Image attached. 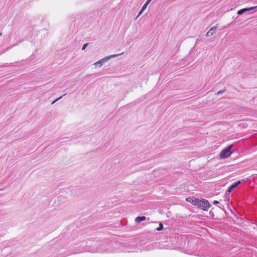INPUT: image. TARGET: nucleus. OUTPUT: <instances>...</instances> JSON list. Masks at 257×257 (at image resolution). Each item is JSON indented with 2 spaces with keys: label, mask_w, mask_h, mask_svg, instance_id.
Wrapping results in <instances>:
<instances>
[{
  "label": "nucleus",
  "mask_w": 257,
  "mask_h": 257,
  "mask_svg": "<svg viewBox=\"0 0 257 257\" xmlns=\"http://www.w3.org/2000/svg\"><path fill=\"white\" fill-rule=\"evenodd\" d=\"M193 203L205 211L208 210V208L210 207V204L208 201L204 199H196L193 201Z\"/></svg>",
  "instance_id": "obj_1"
},
{
  "label": "nucleus",
  "mask_w": 257,
  "mask_h": 257,
  "mask_svg": "<svg viewBox=\"0 0 257 257\" xmlns=\"http://www.w3.org/2000/svg\"><path fill=\"white\" fill-rule=\"evenodd\" d=\"M122 54H123V53H122L121 54H114V55H109V56L105 57L104 58H103L99 60V61H97L96 62L94 63V65H96V66L99 65V67H101L106 62H107L108 60H109L111 58L117 57H118L119 56L121 55Z\"/></svg>",
  "instance_id": "obj_2"
},
{
  "label": "nucleus",
  "mask_w": 257,
  "mask_h": 257,
  "mask_svg": "<svg viewBox=\"0 0 257 257\" xmlns=\"http://www.w3.org/2000/svg\"><path fill=\"white\" fill-rule=\"evenodd\" d=\"M233 147V145H230L227 148L223 149L220 153L219 157L221 159H225L229 157L232 154L231 149Z\"/></svg>",
  "instance_id": "obj_3"
},
{
  "label": "nucleus",
  "mask_w": 257,
  "mask_h": 257,
  "mask_svg": "<svg viewBox=\"0 0 257 257\" xmlns=\"http://www.w3.org/2000/svg\"><path fill=\"white\" fill-rule=\"evenodd\" d=\"M218 24H216V26L211 28L206 33V37H210L212 36L215 33L216 29L218 27Z\"/></svg>",
  "instance_id": "obj_4"
},
{
  "label": "nucleus",
  "mask_w": 257,
  "mask_h": 257,
  "mask_svg": "<svg viewBox=\"0 0 257 257\" xmlns=\"http://www.w3.org/2000/svg\"><path fill=\"white\" fill-rule=\"evenodd\" d=\"M257 8V6H255V7H250V8H244V9H241L239 11H238L237 12V14L238 15H242L243 13L246 12H247V11H251V10H253Z\"/></svg>",
  "instance_id": "obj_5"
},
{
  "label": "nucleus",
  "mask_w": 257,
  "mask_h": 257,
  "mask_svg": "<svg viewBox=\"0 0 257 257\" xmlns=\"http://www.w3.org/2000/svg\"><path fill=\"white\" fill-rule=\"evenodd\" d=\"M146 219V218L145 216H138L136 218L135 221L137 223H139Z\"/></svg>",
  "instance_id": "obj_6"
},
{
  "label": "nucleus",
  "mask_w": 257,
  "mask_h": 257,
  "mask_svg": "<svg viewBox=\"0 0 257 257\" xmlns=\"http://www.w3.org/2000/svg\"><path fill=\"white\" fill-rule=\"evenodd\" d=\"M240 183H241L240 181H237V182H234L233 184H232L230 186L233 188V189H234L237 186H238Z\"/></svg>",
  "instance_id": "obj_7"
},
{
  "label": "nucleus",
  "mask_w": 257,
  "mask_h": 257,
  "mask_svg": "<svg viewBox=\"0 0 257 257\" xmlns=\"http://www.w3.org/2000/svg\"><path fill=\"white\" fill-rule=\"evenodd\" d=\"M163 229V225L162 223H160L159 226L156 229L158 231L162 230Z\"/></svg>",
  "instance_id": "obj_8"
},
{
  "label": "nucleus",
  "mask_w": 257,
  "mask_h": 257,
  "mask_svg": "<svg viewBox=\"0 0 257 257\" xmlns=\"http://www.w3.org/2000/svg\"><path fill=\"white\" fill-rule=\"evenodd\" d=\"M197 255L200 257H210L209 254L204 253L199 254H198Z\"/></svg>",
  "instance_id": "obj_9"
},
{
  "label": "nucleus",
  "mask_w": 257,
  "mask_h": 257,
  "mask_svg": "<svg viewBox=\"0 0 257 257\" xmlns=\"http://www.w3.org/2000/svg\"><path fill=\"white\" fill-rule=\"evenodd\" d=\"M148 6V3H146L143 6L142 8V11H145V10L147 8V6Z\"/></svg>",
  "instance_id": "obj_10"
},
{
  "label": "nucleus",
  "mask_w": 257,
  "mask_h": 257,
  "mask_svg": "<svg viewBox=\"0 0 257 257\" xmlns=\"http://www.w3.org/2000/svg\"><path fill=\"white\" fill-rule=\"evenodd\" d=\"M144 11H142V10H141V11L139 12L138 16H137L136 17V19H138L142 14V13H143Z\"/></svg>",
  "instance_id": "obj_11"
},
{
  "label": "nucleus",
  "mask_w": 257,
  "mask_h": 257,
  "mask_svg": "<svg viewBox=\"0 0 257 257\" xmlns=\"http://www.w3.org/2000/svg\"><path fill=\"white\" fill-rule=\"evenodd\" d=\"M225 92V90H219L217 92V95H218L220 94H222L223 93V92Z\"/></svg>",
  "instance_id": "obj_12"
},
{
  "label": "nucleus",
  "mask_w": 257,
  "mask_h": 257,
  "mask_svg": "<svg viewBox=\"0 0 257 257\" xmlns=\"http://www.w3.org/2000/svg\"><path fill=\"white\" fill-rule=\"evenodd\" d=\"M63 96H61L60 97H59V98H58L57 99H55L52 103V104H54L56 102H57L58 100L61 99L62 98Z\"/></svg>",
  "instance_id": "obj_13"
},
{
  "label": "nucleus",
  "mask_w": 257,
  "mask_h": 257,
  "mask_svg": "<svg viewBox=\"0 0 257 257\" xmlns=\"http://www.w3.org/2000/svg\"><path fill=\"white\" fill-rule=\"evenodd\" d=\"M88 45V44L87 43H86V44H84L83 46H82V50H84L86 48V47Z\"/></svg>",
  "instance_id": "obj_14"
},
{
  "label": "nucleus",
  "mask_w": 257,
  "mask_h": 257,
  "mask_svg": "<svg viewBox=\"0 0 257 257\" xmlns=\"http://www.w3.org/2000/svg\"><path fill=\"white\" fill-rule=\"evenodd\" d=\"M233 190V188H232L231 186H230V187L228 188V190H227V191H228V192H231Z\"/></svg>",
  "instance_id": "obj_15"
},
{
  "label": "nucleus",
  "mask_w": 257,
  "mask_h": 257,
  "mask_svg": "<svg viewBox=\"0 0 257 257\" xmlns=\"http://www.w3.org/2000/svg\"><path fill=\"white\" fill-rule=\"evenodd\" d=\"M233 190V188H232L231 186H230V187L228 188V190H227V191H228V192H231Z\"/></svg>",
  "instance_id": "obj_16"
},
{
  "label": "nucleus",
  "mask_w": 257,
  "mask_h": 257,
  "mask_svg": "<svg viewBox=\"0 0 257 257\" xmlns=\"http://www.w3.org/2000/svg\"><path fill=\"white\" fill-rule=\"evenodd\" d=\"M213 203L214 204H218V203H219V201H216V200H214V201H213Z\"/></svg>",
  "instance_id": "obj_17"
},
{
  "label": "nucleus",
  "mask_w": 257,
  "mask_h": 257,
  "mask_svg": "<svg viewBox=\"0 0 257 257\" xmlns=\"http://www.w3.org/2000/svg\"><path fill=\"white\" fill-rule=\"evenodd\" d=\"M152 1V0H147L146 3H148L149 5Z\"/></svg>",
  "instance_id": "obj_18"
},
{
  "label": "nucleus",
  "mask_w": 257,
  "mask_h": 257,
  "mask_svg": "<svg viewBox=\"0 0 257 257\" xmlns=\"http://www.w3.org/2000/svg\"><path fill=\"white\" fill-rule=\"evenodd\" d=\"M189 198H186V200H187V201H189Z\"/></svg>",
  "instance_id": "obj_19"
},
{
  "label": "nucleus",
  "mask_w": 257,
  "mask_h": 257,
  "mask_svg": "<svg viewBox=\"0 0 257 257\" xmlns=\"http://www.w3.org/2000/svg\"><path fill=\"white\" fill-rule=\"evenodd\" d=\"M2 35V34H1V33H0V35Z\"/></svg>",
  "instance_id": "obj_20"
}]
</instances>
